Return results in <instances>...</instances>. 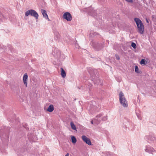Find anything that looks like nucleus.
Returning <instances> with one entry per match:
<instances>
[{"mask_svg": "<svg viewBox=\"0 0 156 156\" xmlns=\"http://www.w3.org/2000/svg\"><path fill=\"white\" fill-rule=\"evenodd\" d=\"M134 21L137 26L138 32L140 34H143L144 30V27L142 21L139 18H135Z\"/></svg>", "mask_w": 156, "mask_h": 156, "instance_id": "f257e3e1", "label": "nucleus"}, {"mask_svg": "<svg viewBox=\"0 0 156 156\" xmlns=\"http://www.w3.org/2000/svg\"><path fill=\"white\" fill-rule=\"evenodd\" d=\"M120 103L124 107L128 106L127 101L126 100L123 93L122 92H120L119 94Z\"/></svg>", "mask_w": 156, "mask_h": 156, "instance_id": "f03ea898", "label": "nucleus"}, {"mask_svg": "<svg viewBox=\"0 0 156 156\" xmlns=\"http://www.w3.org/2000/svg\"><path fill=\"white\" fill-rule=\"evenodd\" d=\"M52 55L56 59H61L62 54L60 51L56 48H54L53 49Z\"/></svg>", "mask_w": 156, "mask_h": 156, "instance_id": "7ed1b4c3", "label": "nucleus"}, {"mask_svg": "<svg viewBox=\"0 0 156 156\" xmlns=\"http://www.w3.org/2000/svg\"><path fill=\"white\" fill-rule=\"evenodd\" d=\"M25 15L26 16H28L29 15L35 17L36 20L38 19L39 15L38 13L34 10L30 9L28 10L25 12Z\"/></svg>", "mask_w": 156, "mask_h": 156, "instance_id": "20e7f679", "label": "nucleus"}, {"mask_svg": "<svg viewBox=\"0 0 156 156\" xmlns=\"http://www.w3.org/2000/svg\"><path fill=\"white\" fill-rule=\"evenodd\" d=\"M90 44L97 51H99L101 50L104 46V44L103 43H96L93 41L91 42Z\"/></svg>", "mask_w": 156, "mask_h": 156, "instance_id": "39448f33", "label": "nucleus"}, {"mask_svg": "<svg viewBox=\"0 0 156 156\" xmlns=\"http://www.w3.org/2000/svg\"><path fill=\"white\" fill-rule=\"evenodd\" d=\"M144 151L146 152L152 154H155V155H156V151L154 150L153 147L150 146H146Z\"/></svg>", "mask_w": 156, "mask_h": 156, "instance_id": "423d86ee", "label": "nucleus"}, {"mask_svg": "<svg viewBox=\"0 0 156 156\" xmlns=\"http://www.w3.org/2000/svg\"><path fill=\"white\" fill-rule=\"evenodd\" d=\"M144 139L147 141L149 143L154 142L156 140V138L152 134L146 136L144 137Z\"/></svg>", "mask_w": 156, "mask_h": 156, "instance_id": "0eeeda50", "label": "nucleus"}, {"mask_svg": "<svg viewBox=\"0 0 156 156\" xmlns=\"http://www.w3.org/2000/svg\"><path fill=\"white\" fill-rule=\"evenodd\" d=\"M126 124L124 126V128L125 129H127V128H128V129L133 130L135 126L134 124L131 122H129L128 121L126 123H125Z\"/></svg>", "mask_w": 156, "mask_h": 156, "instance_id": "6e6552de", "label": "nucleus"}, {"mask_svg": "<svg viewBox=\"0 0 156 156\" xmlns=\"http://www.w3.org/2000/svg\"><path fill=\"white\" fill-rule=\"evenodd\" d=\"M63 18L68 21H70L72 20V17L71 14L68 12L64 13L63 15Z\"/></svg>", "mask_w": 156, "mask_h": 156, "instance_id": "1a4fd4ad", "label": "nucleus"}, {"mask_svg": "<svg viewBox=\"0 0 156 156\" xmlns=\"http://www.w3.org/2000/svg\"><path fill=\"white\" fill-rule=\"evenodd\" d=\"M82 138L83 140L88 145H90L92 144L89 138H87L85 136H82Z\"/></svg>", "mask_w": 156, "mask_h": 156, "instance_id": "9d476101", "label": "nucleus"}, {"mask_svg": "<svg viewBox=\"0 0 156 156\" xmlns=\"http://www.w3.org/2000/svg\"><path fill=\"white\" fill-rule=\"evenodd\" d=\"M27 79H28V75L27 74V73H25L24 74L23 79V81L24 84V85L26 86V87H27Z\"/></svg>", "mask_w": 156, "mask_h": 156, "instance_id": "9b49d317", "label": "nucleus"}, {"mask_svg": "<svg viewBox=\"0 0 156 156\" xmlns=\"http://www.w3.org/2000/svg\"><path fill=\"white\" fill-rule=\"evenodd\" d=\"M87 11L92 16H95L96 14L95 10L91 7H89L88 10Z\"/></svg>", "mask_w": 156, "mask_h": 156, "instance_id": "f8f14e48", "label": "nucleus"}, {"mask_svg": "<svg viewBox=\"0 0 156 156\" xmlns=\"http://www.w3.org/2000/svg\"><path fill=\"white\" fill-rule=\"evenodd\" d=\"M102 116V114H99L96 116V118L94 119V121L96 124H98L100 123V120L99 119V118L101 117Z\"/></svg>", "mask_w": 156, "mask_h": 156, "instance_id": "ddd939ff", "label": "nucleus"}, {"mask_svg": "<svg viewBox=\"0 0 156 156\" xmlns=\"http://www.w3.org/2000/svg\"><path fill=\"white\" fill-rule=\"evenodd\" d=\"M41 12L42 13L44 17L46 19H48V16L45 10L42 9L41 10Z\"/></svg>", "mask_w": 156, "mask_h": 156, "instance_id": "4468645a", "label": "nucleus"}, {"mask_svg": "<svg viewBox=\"0 0 156 156\" xmlns=\"http://www.w3.org/2000/svg\"><path fill=\"white\" fill-rule=\"evenodd\" d=\"M54 109L53 105H50L48 107L47 110L49 112H52Z\"/></svg>", "mask_w": 156, "mask_h": 156, "instance_id": "2eb2a0df", "label": "nucleus"}, {"mask_svg": "<svg viewBox=\"0 0 156 156\" xmlns=\"http://www.w3.org/2000/svg\"><path fill=\"white\" fill-rule=\"evenodd\" d=\"M54 34L55 35V39L56 40H57L60 37V35L56 31H54Z\"/></svg>", "mask_w": 156, "mask_h": 156, "instance_id": "dca6fc26", "label": "nucleus"}, {"mask_svg": "<svg viewBox=\"0 0 156 156\" xmlns=\"http://www.w3.org/2000/svg\"><path fill=\"white\" fill-rule=\"evenodd\" d=\"M61 75L62 77L64 78L66 77V72H65V70H64V69L62 68H61Z\"/></svg>", "mask_w": 156, "mask_h": 156, "instance_id": "f3484780", "label": "nucleus"}, {"mask_svg": "<svg viewBox=\"0 0 156 156\" xmlns=\"http://www.w3.org/2000/svg\"><path fill=\"white\" fill-rule=\"evenodd\" d=\"M97 34H98V33L95 32H94L93 31H90V37H92L94 36Z\"/></svg>", "mask_w": 156, "mask_h": 156, "instance_id": "a211bd4d", "label": "nucleus"}, {"mask_svg": "<svg viewBox=\"0 0 156 156\" xmlns=\"http://www.w3.org/2000/svg\"><path fill=\"white\" fill-rule=\"evenodd\" d=\"M70 125L71 126V127L74 130H76V127L75 126V125H74V124L73 123V122H70Z\"/></svg>", "mask_w": 156, "mask_h": 156, "instance_id": "6ab92c4d", "label": "nucleus"}, {"mask_svg": "<svg viewBox=\"0 0 156 156\" xmlns=\"http://www.w3.org/2000/svg\"><path fill=\"white\" fill-rule=\"evenodd\" d=\"M71 140L73 144H75L76 142V139L75 137L74 136H72Z\"/></svg>", "mask_w": 156, "mask_h": 156, "instance_id": "aec40b11", "label": "nucleus"}, {"mask_svg": "<svg viewBox=\"0 0 156 156\" xmlns=\"http://www.w3.org/2000/svg\"><path fill=\"white\" fill-rule=\"evenodd\" d=\"M140 63L141 64L146 65L147 62L144 59H142L140 62Z\"/></svg>", "mask_w": 156, "mask_h": 156, "instance_id": "412c9836", "label": "nucleus"}, {"mask_svg": "<svg viewBox=\"0 0 156 156\" xmlns=\"http://www.w3.org/2000/svg\"><path fill=\"white\" fill-rule=\"evenodd\" d=\"M105 154L107 156H113V154L111 152H106Z\"/></svg>", "mask_w": 156, "mask_h": 156, "instance_id": "4be33fe9", "label": "nucleus"}, {"mask_svg": "<svg viewBox=\"0 0 156 156\" xmlns=\"http://www.w3.org/2000/svg\"><path fill=\"white\" fill-rule=\"evenodd\" d=\"M136 115L137 116V118L138 119L140 120H141L142 119V117L140 115V114L138 113L137 112H136Z\"/></svg>", "mask_w": 156, "mask_h": 156, "instance_id": "5701e85b", "label": "nucleus"}, {"mask_svg": "<svg viewBox=\"0 0 156 156\" xmlns=\"http://www.w3.org/2000/svg\"><path fill=\"white\" fill-rule=\"evenodd\" d=\"M131 46L134 49H135L136 48V44L134 42H132V43Z\"/></svg>", "mask_w": 156, "mask_h": 156, "instance_id": "b1692460", "label": "nucleus"}, {"mask_svg": "<svg viewBox=\"0 0 156 156\" xmlns=\"http://www.w3.org/2000/svg\"><path fill=\"white\" fill-rule=\"evenodd\" d=\"M135 71L136 73H139V69L138 66H135Z\"/></svg>", "mask_w": 156, "mask_h": 156, "instance_id": "393cba45", "label": "nucleus"}, {"mask_svg": "<svg viewBox=\"0 0 156 156\" xmlns=\"http://www.w3.org/2000/svg\"><path fill=\"white\" fill-rule=\"evenodd\" d=\"M107 116H105L103 117L102 118V120L103 121H105L107 120Z\"/></svg>", "mask_w": 156, "mask_h": 156, "instance_id": "a878e982", "label": "nucleus"}, {"mask_svg": "<svg viewBox=\"0 0 156 156\" xmlns=\"http://www.w3.org/2000/svg\"><path fill=\"white\" fill-rule=\"evenodd\" d=\"M28 138L29 140L31 142H34V140L32 139L31 137L29 136H28Z\"/></svg>", "mask_w": 156, "mask_h": 156, "instance_id": "bb28decb", "label": "nucleus"}, {"mask_svg": "<svg viewBox=\"0 0 156 156\" xmlns=\"http://www.w3.org/2000/svg\"><path fill=\"white\" fill-rule=\"evenodd\" d=\"M116 58L117 60H119L120 59L119 56L117 55H115Z\"/></svg>", "mask_w": 156, "mask_h": 156, "instance_id": "cd10ccee", "label": "nucleus"}, {"mask_svg": "<svg viewBox=\"0 0 156 156\" xmlns=\"http://www.w3.org/2000/svg\"><path fill=\"white\" fill-rule=\"evenodd\" d=\"M126 1L129 3H132L133 2V0H125Z\"/></svg>", "mask_w": 156, "mask_h": 156, "instance_id": "c85d7f7f", "label": "nucleus"}, {"mask_svg": "<svg viewBox=\"0 0 156 156\" xmlns=\"http://www.w3.org/2000/svg\"><path fill=\"white\" fill-rule=\"evenodd\" d=\"M9 135H7L6 136H5L4 138L5 139H6L9 138Z\"/></svg>", "mask_w": 156, "mask_h": 156, "instance_id": "c756f323", "label": "nucleus"}, {"mask_svg": "<svg viewBox=\"0 0 156 156\" xmlns=\"http://www.w3.org/2000/svg\"><path fill=\"white\" fill-rule=\"evenodd\" d=\"M0 60H1V62H2V63H5V61L3 59L1 60L0 59Z\"/></svg>", "mask_w": 156, "mask_h": 156, "instance_id": "7c9ffc66", "label": "nucleus"}, {"mask_svg": "<svg viewBox=\"0 0 156 156\" xmlns=\"http://www.w3.org/2000/svg\"><path fill=\"white\" fill-rule=\"evenodd\" d=\"M24 127L26 128V129H28V127H27V125L25 124V126H23Z\"/></svg>", "mask_w": 156, "mask_h": 156, "instance_id": "2f4dec72", "label": "nucleus"}, {"mask_svg": "<svg viewBox=\"0 0 156 156\" xmlns=\"http://www.w3.org/2000/svg\"><path fill=\"white\" fill-rule=\"evenodd\" d=\"M65 156H69V154L68 153H67L65 155Z\"/></svg>", "mask_w": 156, "mask_h": 156, "instance_id": "473e14b6", "label": "nucleus"}, {"mask_svg": "<svg viewBox=\"0 0 156 156\" xmlns=\"http://www.w3.org/2000/svg\"><path fill=\"white\" fill-rule=\"evenodd\" d=\"M91 122L92 124H93V120L91 121Z\"/></svg>", "mask_w": 156, "mask_h": 156, "instance_id": "72a5a7b5", "label": "nucleus"}, {"mask_svg": "<svg viewBox=\"0 0 156 156\" xmlns=\"http://www.w3.org/2000/svg\"><path fill=\"white\" fill-rule=\"evenodd\" d=\"M146 22L147 23H149V21H148V20L147 19H146Z\"/></svg>", "mask_w": 156, "mask_h": 156, "instance_id": "f704fd0d", "label": "nucleus"}]
</instances>
